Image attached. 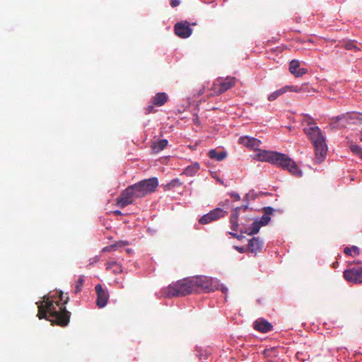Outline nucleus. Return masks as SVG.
<instances>
[{"label":"nucleus","instance_id":"nucleus-1","mask_svg":"<svg viewBox=\"0 0 362 362\" xmlns=\"http://www.w3.org/2000/svg\"><path fill=\"white\" fill-rule=\"evenodd\" d=\"M59 301L55 300L54 296L43 297V301L37 303L39 319H46L52 324L65 327L70 321L71 313L66 309L65 305L69 302V297L64 296L62 291L57 292Z\"/></svg>","mask_w":362,"mask_h":362},{"label":"nucleus","instance_id":"nucleus-2","mask_svg":"<svg viewBox=\"0 0 362 362\" xmlns=\"http://www.w3.org/2000/svg\"><path fill=\"white\" fill-rule=\"evenodd\" d=\"M303 124H307L308 127H305L303 131L309 137L315 151V160L321 163L327 155V146L325 143V138L322 135L320 129L313 123V120L307 115L302 119Z\"/></svg>","mask_w":362,"mask_h":362},{"label":"nucleus","instance_id":"nucleus-3","mask_svg":"<svg viewBox=\"0 0 362 362\" xmlns=\"http://www.w3.org/2000/svg\"><path fill=\"white\" fill-rule=\"evenodd\" d=\"M143 187H142L140 182L129 186L117 198V204L120 208H124L125 206L133 204L134 199L146 197V194H145Z\"/></svg>","mask_w":362,"mask_h":362},{"label":"nucleus","instance_id":"nucleus-4","mask_svg":"<svg viewBox=\"0 0 362 362\" xmlns=\"http://www.w3.org/2000/svg\"><path fill=\"white\" fill-rule=\"evenodd\" d=\"M194 292L190 278L184 279L170 284L163 289L166 297L184 296Z\"/></svg>","mask_w":362,"mask_h":362},{"label":"nucleus","instance_id":"nucleus-5","mask_svg":"<svg viewBox=\"0 0 362 362\" xmlns=\"http://www.w3.org/2000/svg\"><path fill=\"white\" fill-rule=\"evenodd\" d=\"M275 156L274 165L281 167L285 170H288L296 177H300L302 176L303 173L301 170L298 167L296 162L288 156L277 152Z\"/></svg>","mask_w":362,"mask_h":362},{"label":"nucleus","instance_id":"nucleus-6","mask_svg":"<svg viewBox=\"0 0 362 362\" xmlns=\"http://www.w3.org/2000/svg\"><path fill=\"white\" fill-rule=\"evenodd\" d=\"M236 83V78L235 77L228 76L224 80L222 78H218L214 83L211 90L213 93H210L211 95H221V93L227 91L232 87L235 86Z\"/></svg>","mask_w":362,"mask_h":362},{"label":"nucleus","instance_id":"nucleus-7","mask_svg":"<svg viewBox=\"0 0 362 362\" xmlns=\"http://www.w3.org/2000/svg\"><path fill=\"white\" fill-rule=\"evenodd\" d=\"M194 292L199 289L209 292L214 289L213 280L211 278L206 276H194L190 278Z\"/></svg>","mask_w":362,"mask_h":362},{"label":"nucleus","instance_id":"nucleus-8","mask_svg":"<svg viewBox=\"0 0 362 362\" xmlns=\"http://www.w3.org/2000/svg\"><path fill=\"white\" fill-rule=\"evenodd\" d=\"M227 215V212L221 208H216L210 211L208 214L202 216L199 223L202 225L208 224L212 221H216L221 218H223Z\"/></svg>","mask_w":362,"mask_h":362},{"label":"nucleus","instance_id":"nucleus-9","mask_svg":"<svg viewBox=\"0 0 362 362\" xmlns=\"http://www.w3.org/2000/svg\"><path fill=\"white\" fill-rule=\"evenodd\" d=\"M346 280L355 284L362 283V267H354L344 272Z\"/></svg>","mask_w":362,"mask_h":362},{"label":"nucleus","instance_id":"nucleus-10","mask_svg":"<svg viewBox=\"0 0 362 362\" xmlns=\"http://www.w3.org/2000/svg\"><path fill=\"white\" fill-rule=\"evenodd\" d=\"M95 290L97 293V305L99 308L105 307L107 305L109 298L107 291L103 288L100 284L95 285Z\"/></svg>","mask_w":362,"mask_h":362},{"label":"nucleus","instance_id":"nucleus-11","mask_svg":"<svg viewBox=\"0 0 362 362\" xmlns=\"http://www.w3.org/2000/svg\"><path fill=\"white\" fill-rule=\"evenodd\" d=\"M168 100V96L165 93L160 92L156 93L152 98L150 102L149 105L148 106V111L149 112H156V110H153L154 106H162Z\"/></svg>","mask_w":362,"mask_h":362},{"label":"nucleus","instance_id":"nucleus-12","mask_svg":"<svg viewBox=\"0 0 362 362\" xmlns=\"http://www.w3.org/2000/svg\"><path fill=\"white\" fill-rule=\"evenodd\" d=\"M175 33L182 38H187L192 34V28L189 23L187 21L185 23H177L175 25Z\"/></svg>","mask_w":362,"mask_h":362},{"label":"nucleus","instance_id":"nucleus-13","mask_svg":"<svg viewBox=\"0 0 362 362\" xmlns=\"http://www.w3.org/2000/svg\"><path fill=\"white\" fill-rule=\"evenodd\" d=\"M139 182L142 187H144L143 188L146 195L155 192L158 186V180L156 177H151Z\"/></svg>","mask_w":362,"mask_h":362},{"label":"nucleus","instance_id":"nucleus-14","mask_svg":"<svg viewBox=\"0 0 362 362\" xmlns=\"http://www.w3.org/2000/svg\"><path fill=\"white\" fill-rule=\"evenodd\" d=\"M300 62L296 59H293L289 63V71L295 77H301L308 72L305 68H299Z\"/></svg>","mask_w":362,"mask_h":362},{"label":"nucleus","instance_id":"nucleus-15","mask_svg":"<svg viewBox=\"0 0 362 362\" xmlns=\"http://www.w3.org/2000/svg\"><path fill=\"white\" fill-rule=\"evenodd\" d=\"M253 327L259 332L267 333L272 330L273 325L267 320L259 318L254 322Z\"/></svg>","mask_w":362,"mask_h":362},{"label":"nucleus","instance_id":"nucleus-16","mask_svg":"<svg viewBox=\"0 0 362 362\" xmlns=\"http://www.w3.org/2000/svg\"><path fill=\"white\" fill-rule=\"evenodd\" d=\"M276 153V151H268L265 150L259 151L255 155V158H257L258 160L269 162L273 164Z\"/></svg>","mask_w":362,"mask_h":362},{"label":"nucleus","instance_id":"nucleus-17","mask_svg":"<svg viewBox=\"0 0 362 362\" xmlns=\"http://www.w3.org/2000/svg\"><path fill=\"white\" fill-rule=\"evenodd\" d=\"M263 247V242L259 238H252L248 243V250L256 255Z\"/></svg>","mask_w":362,"mask_h":362},{"label":"nucleus","instance_id":"nucleus-18","mask_svg":"<svg viewBox=\"0 0 362 362\" xmlns=\"http://www.w3.org/2000/svg\"><path fill=\"white\" fill-rule=\"evenodd\" d=\"M209 156L211 159L221 161L227 157V153L223 151L218 152L216 149H211L209 151Z\"/></svg>","mask_w":362,"mask_h":362},{"label":"nucleus","instance_id":"nucleus-19","mask_svg":"<svg viewBox=\"0 0 362 362\" xmlns=\"http://www.w3.org/2000/svg\"><path fill=\"white\" fill-rule=\"evenodd\" d=\"M264 214L262 216L260 221L259 222L261 223L262 226H266L270 221L269 215L273 214L274 209L270 206L264 208Z\"/></svg>","mask_w":362,"mask_h":362},{"label":"nucleus","instance_id":"nucleus-20","mask_svg":"<svg viewBox=\"0 0 362 362\" xmlns=\"http://www.w3.org/2000/svg\"><path fill=\"white\" fill-rule=\"evenodd\" d=\"M199 169V165L197 163L192 164V165L187 166L183 171V174L187 176H194Z\"/></svg>","mask_w":362,"mask_h":362},{"label":"nucleus","instance_id":"nucleus-21","mask_svg":"<svg viewBox=\"0 0 362 362\" xmlns=\"http://www.w3.org/2000/svg\"><path fill=\"white\" fill-rule=\"evenodd\" d=\"M107 269H112L115 274H119L122 272V266L115 261H110L107 263Z\"/></svg>","mask_w":362,"mask_h":362},{"label":"nucleus","instance_id":"nucleus-22","mask_svg":"<svg viewBox=\"0 0 362 362\" xmlns=\"http://www.w3.org/2000/svg\"><path fill=\"white\" fill-rule=\"evenodd\" d=\"M286 93H287V91L286 89V86H284V87L281 88L280 89L276 90L274 92H273L272 93H271L268 96L267 99L269 101H274V100H276L279 97L283 95L284 94H285Z\"/></svg>","mask_w":362,"mask_h":362},{"label":"nucleus","instance_id":"nucleus-23","mask_svg":"<svg viewBox=\"0 0 362 362\" xmlns=\"http://www.w3.org/2000/svg\"><path fill=\"white\" fill-rule=\"evenodd\" d=\"M262 226L260 222L255 221L252 223L251 227L247 229L244 233H247V235L257 234Z\"/></svg>","mask_w":362,"mask_h":362},{"label":"nucleus","instance_id":"nucleus-24","mask_svg":"<svg viewBox=\"0 0 362 362\" xmlns=\"http://www.w3.org/2000/svg\"><path fill=\"white\" fill-rule=\"evenodd\" d=\"M168 140L166 139H161L158 141L157 143L154 144L152 146L153 150L156 152L160 151L163 150L168 145Z\"/></svg>","mask_w":362,"mask_h":362},{"label":"nucleus","instance_id":"nucleus-25","mask_svg":"<svg viewBox=\"0 0 362 362\" xmlns=\"http://www.w3.org/2000/svg\"><path fill=\"white\" fill-rule=\"evenodd\" d=\"M182 185V182H180V180L178 178H175L165 186V189L170 190L173 188L180 187Z\"/></svg>","mask_w":362,"mask_h":362},{"label":"nucleus","instance_id":"nucleus-26","mask_svg":"<svg viewBox=\"0 0 362 362\" xmlns=\"http://www.w3.org/2000/svg\"><path fill=\"white\" fill-rule=\"evenodd\" d=\"M344 252L346 255L353 256V255H358L360 254V250L356 246H352L351 247H345Z\"/></svg>","mask_w":362,"mask_h":362},{"label":"nucleus","instance_id":"nucleus-27","mask_svg":"<svg viewBox=\"0 0 362 362\" xmlns=\"http://www.w3.org/2000/svg\"><path fill=\"white\" fill-rule=\"evenodd\" d=\"M83 284H84V277H83V276H81L78 279L76 284L75 291H74L75 293H78L81 291Z\"/></svg>","mask_w":362,"mask_h":362},{"label":"nucleus","instance_id":"nucleus-28","mask_svg":"<svg viewBox=\"0 0 362 362\" xmlns=\"http://www.w3.org/2000/svg\"><path fill=\"white\" fill-rule=\"evenodd\" d=\"M344 47L347 50H354L355 52H358L360 49L356 45V42L354 40H349L346 42L344 45Z\"/></svg>","mask_w":362,"mask_h":362},{"label":"nucleus","instance_id":"nucleus-29","mask_svg":"<svg viewBox=\"0 0 362 362\" xmlns=\"http://www.w3.org/2000/svg\"><path fill=\"white\" fill-rule=\"evenodd\" d=\"M261 144V141L255 139L254 137H251V142L250 144V148L254 149V150H258V148L259 147Z\"/></svg>","mask_w":362,"mask_h":362},{"label":"nucleus","instance_id":"nucleus-30","mask_svg":"<svg viewBox=\"0 0 362 362\" xmlns=\"http://www.w3.org/2000/svg\"><path fill=\"white\" fill-rule=\"evenodd\" d=\"M350 148L354 153L357 154L360 158H362V148L361 146L354 144L351 145Z\"/></svg>","mask_w":362,"mask_h":362},{"label":"nucleus","instance_id":"nucleus-31","mask_svg":"<svg viewBox=\"0 0 362 362\" xmlns=\"http://www.w3.org/2000/svg\"><path fill=\"white\" fill-rule=\"evenodd\" d=\"M241 207H237L232 211L230 217V221L234 222L235 221H238L239 211Z\"/></svg>","mask_w":362,"mask_h":362},{"label":"nucleus","instance_id":"nucleus-32","mask_svg":"<svg viewBox=\"0 0 362 362\" xmlns=\"http://www.w3.org/2000/svg\"><path fill=\"white\" fill-rule=\"evenodd\" d=\"M250 142H251V137H249V136H241L239 139V143L247 146V147H250Z\"/></svg>","mask_w":362,"mask_h":362},{"label":"nucleus","instance_id":"nucleus-33","mask_svg":"<svg viewBox=\"0 0 362 362\" xmlns=\"http://www.w3.org/2000/svg\"><path fill=\"white\" fill-rule=\"evenodd\" d=\"M287 92L300 93V86H285Z\"/></svg>","mask_w":362,"mask_h":362},{"label":"nucleus","instance_id":"nucleus-34","mask_svg":"<svg viewBox=\"0 0 362 362\" xmlns=\"http://www.w3.org/2000/svg\"><path fill=\"white\" fill-rule=\"evenodd\" d=\"M300 93H310L313 88L310 87L308 83H304L300 86Z\"/></svg>","mask_w":362,"mask_h":362},{"label":"nucleus","instance_id":"nucleus-35","mask_svg":"<svg viewBox=\"0 0 362 362\" xmlns=\"http://www.w3.org/2000/svg\"><path fill=\"white\" fill-rule=\"evenodd\" d=\"M230 223L232 230L236 231L239 226L238 221H230Z\"/></svg>","mask_w":362,"mask_h":362},{"label":"nucleus","instance_id":"nucleus-36","mask_svg":"<svg viewBox=\"0 0 362 362\" xmlns=\"http://www.w3.org/2000/svg\"><path fill=\"white\" fill-rule=\"evenodd\" d=\"M180 4V0H170V6L172 7H176Z\"/></svg>","mask_w":362,"mask_h":362},{"label":"nucleus","instance_id":"nucleus-37","mask_svg":"<svg viewBox=\"0 0 362 362\" xmlns=\"http://www.w3.org/2000/svg\"><path fill=\"white\" fill-rule=\"evenodd\" d=\"M115 247H116V245H110V246L104 247L103 250L104 252H110L112 250H114L115 248Z\"/></svg>","mask_w":362,"mask_h":362},{"label":"nucleus","instance_id":"nucleus-38","mask_svg":"<svg viewBox=\"0 0 362 362\" xmlns=\"http://www.w3.org/2000/svg\"><path fill=\"white\" fill-rule=\"evenodd\" d=\"M117 244L119 245V246H124V245H127L128 244V243L127 241H122Z\"/></svg>","mask_w":362,"mask_h":362},{"label":"nucleus","instance_id":"nucleus-39","mask_svg":"<svg viewBox=\"0 0 362 362\" xmlns=\"http://www.w3.org/2000/svg\"><path fill=\"white\" fill-rule=\"evenodd\" d=\"M230 235H231L232 236L240 240V236H239L238 235H237L236 233H229Z\"/></svg>","mask_w":362,"mask_h":362},{"label":"nucleus","instance_id":"nucleus-40","mask_svg":"<svg viewBox=\"0 0 362 362\" xmlns=\"http://www.w3.org/2000/svg\"><path fill=\"white\" fill-rule=\"evenodd\" d=\"M232 197H234L235 199L237 200H239L240 199V196L236 194H233Z\"/></svg>","mask_w":362,"mask_h":362},{"label":"nucleus","instance_id":"nucleus-41","mask_svg":"<svg viewBox=\"0 0 362 362\" xmlns=\"http://www.w3.org/2000/svg\"><path fill=\"white\" fill-rule=\"evenodd\" d=\"M115 214L116 215H121L122 214V212L119 210H116L114 211Z\"/></svg>","mask_w":362,"mask_h":362},{"label":"nucleus","instance_id":"nucleus-42","mask_svg":"<svg viewBox=\"0 0 362 362\" xmlns=\"http://www.w3.org/2000/svg\"><path fill=\"white\" fill-rule=\"evenodd\" d=\"M217 110V108L213 107H211L210 109H208L207 110L208 111H211V110Z\"/></svg>","mask_w":362,"mask_h":362},{"label":"nucleus","instance_id":"nucleus-43","mask_svg":"<svg viewBox=\"0 0 362 362\" xmlns=\"http://www.w3.org/2000/svg\"><path fill=\"white\" fill-rule=\"evenodd\" d=\"M98 261V259L97 257H95L93 258V262H96Z\"/></svg>","mask_w":362,"mask_h":362},{"label":"nucleus","instance_id":"nucleus-44","mask_svg":"<svg viewBox=\"0 0 362 362\" xmlns=\"http://www.w3.org/2000/svg\"><path fill=\"white\" fill-rule=\"evenodd\" d=\"M360 139H361V140L362 141V129H361V133H360Z\"/></svg>","mask_w":362,"mask_h":362},{"label":"nucleus","instance_id":"nucleus-45","mask_svg":"<svg viewBox=\"0 0 362 362\" xmlns=\"http://www.w3.org/2000/svg\"><path fill=\"white\" fill-rule=\"evenodd\" d=\"M237 249H238V251H240V252H243V248H238V247H237Z\"/></svg>","mask_w":362,"mask_h":362},{"label":"nucleus","instance_id":"nucleus-46","mask_svg":"<svg viewBox=\"0 0 362 362\" xmlns=\"http://www.w3.org/2000/svg\"><path fill=\"white\" fill-rule=\"evenodd\" d=\"M346 113H353V114H355V113H358V112H347Z\"/></svg>","mask_w":362,"mask_h":362},{"label":"nucleus","instance_id":"nucleus-47","mask_svg":"<svg viewBox=\"0 0 362 362\" xmlns=\"http://www.w3.org/2000/svg\"><path fill=\"white\" fill-rule=\"evenodd\" d=\"M247 208V206H245L243 209H244V210H246Z\"/></svg>","mask_w":362,"mask_h":362}]
</instances>
